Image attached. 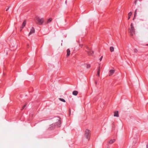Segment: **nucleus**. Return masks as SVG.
Wrapping results in <instances>:
<instances>
[{"instance_id": "6e6552de", "label": "nucleus", "mask_w": 148, "mask_h": 148, "mask_svg": "<svg viewBox=\"0 0 148 148\" xmlns=\"http://www.w3.org/2000/svg\"><path fill=\"white\" fill-rule=\"evenodd\" d=\"M115 71V70L114 69L110 70L109 71V74L110 76L112 75L114 73Z\"/></svg>"}, {"instance_id": "5701e85b", "label": "nucleus", "mask_w": 148, "mask_h": 148, "mask_svg": "<svg viewBox=\"0 0 148 148\" xmlns=\"http://www.w3.org/2000/svg\"><path fill=\"white\" fill-rule=\"evenodd\" d=\"M137 1H138V0H136L135 1V2L134 3L135 5H136V4L137 2Z\"/></svg>"}, {"instance_id": "a878e982", "label": "nucleus", "mask_w": 148, "mask_h": 148, "mask_svg": "<svg viewBox=\"0 0 148 148\" xmlns=\"http://www.w3.org/2000/svg\"><path fill=\"white\" fill-rule=\"evenodd\" d=\"M9 9V8H7L6 10V11H7Z\"/></svg>"}, {"instance_id": "bb28decb", "label": "nucleus", "mask_w": 148, "mask_h": 148, "mask_svg": "<svg viewBox=\"0 0 148 148\" xmlns=\"http://www.w3.org/2000/svg\"><path fill=\"white\" fill-rule=\"evenodd\" d=\"M69 115H70V114H71V110H70V109H69Z\"/></svg>"}, {"instance_id": "cd10ccee", "label": "nucleus", "mask_w": 148, "mask_h": 148, "mask_svg": "<svg viewBox=\"0 0 148 148\" xmlns=\"http://www.w3.org/2000/svg\"><path fill=\"white\" fill-rule=\"evenodd\" d=\"M146 147H147V145H146Z\"/></svg>"}, {"instance_id": "412c9836", "label": "nucleus", "mask_w": 148, "mask_h": 148, "mask_svg": "<svg viewBox=\"0 0 148 148\" xmlns=\"http://www.w3.org/2000/svg\"><path fill=\"white\" fill-rule=\"evenodd\" d=\"M26 106V105H24L23 106V107L21 109V110H22Z\"/></svg>"}, {"instance_id": "6ab92c4d", "label": "nucleus", "mask_w": 148, "mask_h": 148, "mask_svg": "<svg viewBox=\"0 0 148 148\" xmlns=\"http://www.w3.org/2000/svg\"><path fill=\"white\" fill-rule=\"evenodd\" d=\"M26 21H24L22 25V26L24 27L26 24Z\"/></svg>"}, {"instance_id": "ddd939ff", "label": "nucleus", "mask_w": 148, "mask_h": 148, "mask_svg": "<svg viewBox=\"0 0 148 148\" xmlns=\"http://www.w3.org/2000/svg\"><path fill=\"white\" fill-rule=\"evenodd\" d=\"M132 13L131 12H130L128 13V20L130 19V17L132 15Z\"/></svg>"}, {"instance_id": "7ed1b4c3", "label": "nucleus", "mask_w": 148, "mask_h": 148, "mask_svg": "<svg viewBox=\"0 0 148 148\" xmlns=\"http://www.w3.org/2000/svg\"><path fill=\"white\" fill-rule=\"evenodd\" d=\"M131 28L129 29V32L131 36H133L135 33V30L133 26V23L131 24Z\"/></svg>"}, {"instance_id": "393cba45", "label": "nucleus", "mask_w": 148, "mask_h": 148, "mask_svg": "<svg viewBox=\"0 0 148 148\" xmlns=\"http://www.w3.org/2000/svg\"><path fill=\"white\" fill-rule=\"evenodd\" d=\"M103 56H102L101 58H100V60L101 61L102 59Z\"/></svg>"}, {"instance_id": "423d86ee", "label": "nucleus", "mask_w": 148, "mask_h": 148, "mask_svg": "<svg viewBox=\"0 0 148 148\" xmlns=\"http://www.w3.org/2000/svg\"><path fill=\"white\" fill-rule=\"evenodd\" d=\"M35 32V30L34 28L33 27H32V29H31L30 32L29 33V36L32 34L34 33Z\"/></svg>"}, {"instance_id": "1a4fd4ad", "label": "nucleus", "mask_w": 148, "mask_h": 148, "mask_svg": "<svg viewBox=\"0 0 148 148\" xmlns=\"http://www.w3.org/2000/svg\"><path fill=\"white\" fill-rule=\"evenodd\" d=\"M55 127V125L54 124H52L50 125V126L49 127V129L50 130H51L54 128Z\"/></svg>"}, {"instance_id": "c85d7f7f", "label": "nucleus", "mask_w": 148, "mask_h": 148, "mask_svg": "<svg viewBox=\"0 0 148 148\" xmlns=\"http://www.w3.org/2000/svg\"><path fill=\"white\" fill-rule=\"evenodd\" d=\"M95 83H96V84H97V82H95Z\"/></svg>"}, {"instance_id": "39448f33", "label": "nucleus", "mask_w": 148, "mask_h": 148, "mask_svg": "<svg viewBox=\"0 0 148 148\" xmlns=\"http://www.w3.org/2000/svg\"><path fill=\"white\" fill-rule=\"evenodd\" d=\"M60 118H58V121L56 122V124L57 127H60V126L61 122L60 121Z\"/></svg>"}, {"instance_id": "4be33fe9", "label": "nucleus", "mask_w": 148, "mask_h": 148, "mask_svg": "<svg viewBox=\"0 0 148 148\" xmlns=\"http://www.w3.org/2000/svg\"><path fill=\"white\" fill-rule=\"evenodd\" d=\"M90 67V65H87V68H89Z\"/></svg>"}, {"instance_id": "f03ea898", "label": "nucleus", "mask_w": 148, "mask_h": 148, "mask_svg": "<svg viewBox=\"0 0 148 148\" xmlns=\"http://www.w3.org/2000/svg\"><path fill=\"white\" fill-rule=\"evenodd\" d=\"M35 20L37 21V23L39 25H42L44 22V19L43 18H40L37 17L35 18Z\"/></svg>"}, {"instance_id": "b1692460", "label": "nucleus", "mask_w": 148, "mask_h": 148, "mask_svg": "<svg viewBox=\"0 0 148 148\" xmlns=\"http://www.w3.org/2000/svg\"><path fill=\"white\" fill-rule=\"evenodd\" d=\"M24 27H23L22 26L21 27V30H20L21 31H22V29Z\"/></svg>"}, {"instance_id": "9b49d317", "label": "nucleus", "mask_w": 148, "mask_h": 148, "mask_svg": "<svg viewBox=\"0 0 148 148\" xmlns=\"http://www.w3.org/2000/svg\"><path fill=\"white\" fill-rule=\"evenodd\" d=\"M114 116L116 117H119V115L118 114V111H116L114 112Z\"/></svg>"}, {"instance_id": "9d476101", "label": "nucleus", "mask_w": 148, "mask_h": 148, "mask_svg": "<svg viewBox=\"0 0 148 148\" xmlns=\"http://www.w3.org/2000/svg\"><path fill=\"white\" fill-rule=\"evenodd\" d=\"M66 52H67V54H66V56L67 57H68L70 54V51L69 49H68L66 50Z\"/></svg>"}, {"instance_id": "aec40b11", "label": "nucleus", "mask_w": 148, "mask_h": 148, "mask_svg": "<svg viewBox=\"0 0 148 148\" xmlns=\"http://www.w3.org/2000/svg\"><path fill=\"white\" fill-rule=\"evenodd\" d=\"M138 50L136 48H135L134 49V53H137L138 52Z\"/></svg>"}, {"instance_id": "f3484780", "label": "nucleus", "mask_w": 148, "mask_h": 148, "mask_svg": "<svg viewBox=\"0 0 148 148\" xmlns=\"http://www.w3.org/2000/svg\"><path fill=\"white\" fill-rule=\"evenodd\" d=\"M137 9H136L135 11L134 14V17L133 19V20H134V19L135 18V17L137 14Z\"/></svg>"}, {"instance_id": "2eb2a0df", "label": "nucleus", "mask_w": 148, "mask_h": 148, "mask_svg": "<svg viewBox=\"0 0 148 148\" xmlns=\"http://www.w3.org/2000/svg\"><path fill=\"white\" fill-rule=\"evenodd\" d=\"M110 50L111 52L114 51V48L113 47H110Z\"/></svg>"}, {"instance_id": "a211bd4d", "label": "nucleus", "mask_w": 148, "mask_h": 148, "mask_svg": "<svg viewBox=\"0 0 148 148\" xmlns=\"http://www.w3.org/2000/svg\"><path fill=\"white\" fill-rule=\"evenodd\" d=\"M59 100L60 101H62V102H66L65 100L64 99H62V98H59Z\"/></svg>"}, {"instance_id": "dca6fc26", "label": "nucleus", "mask_w": 148, "mask_h": 148, "mask_svg": "<svg viewBox=\"0 0 148 148\" xmlns=\"http://www.w3.org/2000/svg\"><path fill=\"white\" fill-rule=\"evenodd\" d=\"M100 67H99L98 69V71L97 73V75L99 76L100 75Z\"/></svg>"}, {"instance_id": "4468645a", "label": "nucleus", "mask_w": 148, "mask_h": 148, "mask_svg": "<svg viewBox=\"0 0 148 148\" xmlns=\"http://www.w3.org/2000/svg\"><path fill=\"white\" fill-rule=\"evenodd\" d=\"M52 21V18H49L47 21V23L48 24L51 23Z\"/></svg>"}, {"instance_id": "0eeeda50", "label": "nucleus", "mask_w": 148, "mask_h": 148, "mask_svg": "<svg viewBox=\"0 0 148 148\" xmlns=\"http://www.w3.org/2000/svg\"><path fill=\"white\" fill-rule=\"evenodd\" d=\"M116 141L115 139H111L108 141V143L109 144H112L114 143Z\"/></svg>"}, {"instance_id": "f8f14e48", "label": "nucleus", "mask_w": 148, "mask_h": 148, "mask_svg": "<svg viewBox=\"0 0 148 148\" xmlns=\"http://www.w3.org/2000/svg\"><path fill=\"white\" fill-rule=\"evenodd\" d=\"M78 93V92L77 91H74L73 92V94L74 95L76 96Z\"/></svg>"}, {"instance_id": "f257e3e1", "label": "nucleus", "mask_w": 148, "mask_h": 148, "mask_svg": "<svg viewBox=\"0 0 148 148\" xmlns=\"http://www.w3.org/2000/svg\"><path fill=\"white\" fill-rule=\"evenodd\" d=\"M91 131L88 129H86L84 132V136L89 140L90 136Z\"/></svg>"}, {"instance_id": "20e7f679", "label": "nucleus", "mask_w": 148, "mask_h": 148, "mask_svg": "<svg viewBox=\"0 0 148 148\" xmlns=\"http://www.w3.org/2000/svg\"><path fill=\"white\" fill-rule=\"evenodd\" d=\"M88 50L86 51L87 52L88 55L90 56H92L94 53L93 51H92L88 47L87 48Z\"/></svg>"}]
</instances>
